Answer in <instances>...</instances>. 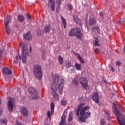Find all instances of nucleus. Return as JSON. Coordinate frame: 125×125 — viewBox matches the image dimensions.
<instances>
[{
  "label": "nucleus",
  "instance_id": "f257e3e1",
  "mask_svg": "<svg viewBox=\"0 0 125 125\" xmlns=\"http://www.w3.org/2000/svg\"><path fill=\"white\" fill-rule=\"evenodd\" d=\"M64 79L58 74H56L54 76L53 81L51 85V89L52 91L53 97L56 101H59V96L56 94V91L58 90L60 94H62L64 88Z\"/></svg>",
  "mask_w": 125,
  "mask_h": 125
},
{
  "label": "nucleus",
  "instance_id": "f03ea898",
  "mask_svg": "<svg viewBox=\"0 0 125 125\" xmlns=\"http://www.w3.org/2000/svg\"><path fill=\"white\" fill-rule=\"evenodd\" d=\"M113 104L118 124L120 125H125V115L122 114L120 112L122 110V107L119 104H115L114 103Z\"/></svg>",
  "mask_w": 125,
  "mask_h": 125
},
{
  "label": "nucleus",
  "instance_id": "7ed1b4c3",
  "mask_svg": "<svg viewBox=\"0 0 125 125\" xmlns=\"http://www.w3.org/2000/svg\"><path fill=\"white\" fill-rule=\"evenodd\" d=\"M20 46H21V56L19 55V59L20 60H21L22 59V62L26 63L27 58L29 56V50H28L27 44L24 42H21L19 45V47H20Z\"/></svg>",
  "mask_w": 125,
  "mask_h": 125
},
{
  "label": "nucleus",
  "instance_id": "20e7f679",
  "mask_svg": "<svg viewBox=\"0 0 125 125\" xmlns=\"http://www.w3.org/2000/svg\"><path fill=\"white\" fill-rule=\"evenodd\" d=\"M90 107L89 106H85L82 108L80 111L81 116L79 117V120L81 123H85V120L90 117L91 113L89 111H88Z\"/></svg>",
  "mask_w": 125,
  "mask_h": 125
},
{
  "label": "nucleus",
  "instance_id": "39448f33",
  "mask_svg": "<svg viewBox=\"0 0 125 125\" xmlns=\"http://www.w3.org/2000/svg\"><path fill=\"white\" fill-rule=\"evenodd\" d=\"M33 73L35 77L39 81L42 78V67L41 66L37 65H34L33 67Z\"/></svg>",
  "mask_w": 125,
  "mask_h": 125
},
{
  "label": "nucleus",
  "instance_id": "423d86ee",
  "mask_svg": "<svg viewBox=\"0 0 125 125\" xmlns=\"http://www.w3.org/2000/svg\"><path fill=\"white\" fill-rule=\"evenodd\" d=\"M28 92L31 94V99L35 100L38 99V91L36 89L30 87L28 88Z\"/></svg>",
  "mask_w": 125,
  "mask_h": 125
},
{
  "label": "nucleus",
  "instance_id": "0eeeda50",
  "mask_svg": "<svg viewBox=\"0 0 125 125\" xmlns=\"http://www.w3.org/2000/svg\"><path fill=\"white\" fill-rule=\"evenodd\" d=\"M11 20V16L10 15H8L4 19V24H5V28L6 30V32H9L10 31V27L8 26V24L10 23V21Z\"/></svg>",
  "mask_w": 125,
  "mask_h": 125
},
{
  "label": "nucleus",
  "instance_id": "6e6552de",
  "mask_svg": "<svg viewBox=\"0 0 125 125\" xmlns=\"http://www.w3.org/2000/svg\"><path fill=\"white\" fill-rule=\"evenodd\" d=\"M80 83L82 84L83 87H84V89H89V86L87 84V80L85 78H81L79 80Z\"/></svg>",
  "mask_w": 125,
  "mask_h": 125
},
{
  "label": "nucleus",
  "instance_id": "1a4fd4ad",
  "mask_svg": "<svg viewBox=\"0 0 125 125\" xmlns=\"http://www.w3.org/2000/svg\"><path fill=\"white\" fill-rule=\"evenodd\" d=\"M8 102L7 104V107L9 112H12L13 111V99L10 97L8 98Z\"/></svg>",
  "mask_w": 125,
  "mask_h": 125
},
{
  "label": "nucleus",
  "instance_id": "9d476101",
  "mask_svg": "<svg viewBox=\"0 0 125 125\" xmlns=\"http://www.w3.org/2000/svg\"><path fill=\"white\" fill-rule=\"evenodd\" d=\"M69 36H70V37H74V36H75L79 40H81L83 37V34L80 32H69Z\"/></svg>",
  "mask_w": 125,
  "mask_h": 125
},
{
  "label": "nucleus",
  "instance_id": "9b49d317",
  "mask_svg": "<svg viewBox=\"0 0 125 125\" xmlns=\"http://www.w3.org/2000/svg\"><path fill=\"white\" fill-rule=\"evenodd\" d=\"M47 6L51 8L52 11L55 10V0H48Z\"/></svg>",
  "mask_w": 125,
  "mask_h": 125
},
{
  "label": "nucleus",
  "instance_id": "f8f14e48",
  "mask_svg": "<svg viewBox=\"0 0 125 125\" xmlns=\"http://www.w3.org/2000/svg\"><path fill=\"white\" fill-rule=\"evenodd\" d=\"M2 73L4 75H11L12 71L9 68L6 67L2 68Z\"/></svg>",
  "mask_w": 125,
  "mask_h": 125
},
{
  "label": "nucleus",
  "instance_id": "ddd939ff",
  "mask_svg": "<svg viewBox=\"0 0 125 125\" xmlns=\"http://www.w3.org/2000/svg\"><path fill=\"white\" fill-rule=\"evenodd\" d=\"M92 100L95 101L96 103H99V96L98 95V93L95 92L94 93L92 96Z\"/></svg>",
  "mask_w": 125,
  "mask_h": 125
},
{
  "label": "nucleus",
  "instance_id": "4468645a",
  "mask_svg": "<svg viewBox=\"0 0 125 125\" xmlns=\"http://www.w3.org/2000/svg\"><path fill=\"white\" fill-rule=\"evenodd\" d=\"M54 104L53 102H52L50 105L51 113H50V111H49L47 112V116L48 118H50L51 115H53V113H54Z\"/></svg>",
  "mask_w": 125,
  "mask_h": 125
},
{
  "label": "nucleus",
  "instance_id": "2eb2a0df",
  "mask_svg": "<svg viewBox=\"0 0 125 125\" xmlns=\"http://www.w3.org/2000/svg\"><path fill=\"white\" fill-rule=\"evenodd\" d=\"M21 112L24 117H27L29 115V110L26 107H22L21 109Z\"/></svg>",
  "mask_w": 125,
  "mask_h": 125
},
{
  "label": "nucleus",
  "instance_id": "dca6fc26",
  "mask_svg": "<svg viewBox=\"0 0 125 125\" xmlns=\"http://www.w3.org/2000/svg\"><path fill=\"white\" fill-rule=\"evenodd\" d=\"M73 21H74V22L75 23H76V24H80V25L83 26V24L82 23H81V21L79 19V17H78V15H74L73 16Z\"/></svg>",
  "mask_w": 125,
  "mask_h": 125
},
{
  "label": "nucleus",
  "instance_id": "f3484780",
  "mask_svg": "<svg viewBox=\"0 0 125 125\" xmlns=\"http://www.w3.org/2000/svg\"><path fill=\"white\" fill-rule=\"evenodd\" d=\"M23 38L27 41H31V40H32V36H31V32H28L27 34H24Z\"/></svg>",
  "mask_w": 125,
  "mask_h": 125
},
{
  "label": "nucleus",
  "instance_id": "a211bd4d",
  "mask_svg": "<svg viewBox=\"0 0 125 125\" xmlns=\"http://www.w3.org/2000/svg\"><path fill=\"white\" fill-rule=\"evenodd\" d=\"M65 66L67 68V70H71V71H72V70L74 69V66L72 65V64H71V62H67Z\"/></svg>",
  "mask_w": 125,
  "mask_h": 125
},
{
  "label": "nucleus",
  "instance_id": "6ab92c4d",
  "mask_svg": "<svg viewBox=\"0 0 125 125\" xmlns=\"http://www.w3.org/2000/svg\"><path fill=\"white\" fill-rule=\"evenodd\" d=\"M72 83L74 86H78L79 85V79H78V78H74L72 80Z\"/></svg>",
  "mask_w": 125,
  "mask_h": 125
},
{
  "label": "nucleus",
  "instance_id": "aec40b11",
  "mask_svg": "<svg viewBox=\"0 0 125 125\" xmlns=\"http://www.w3.org/2000/svg\"><path fill=\"white\" fill-rule=\"evenodd\" d=\"M96 23V20L94 18H90L89 20V24L90 26H93V25H95Z\"/></svg>",
  "mask_w": 125,
  "mask_h": 125
},
{
  "label": "nucleus",
  "instance_id": "412c9836",
  "mask_svg": "<svg viewBox=\"0 0 125 125\" xmlns=\"http://www.w3.org/2000/svg\"><path fill=\"white\" fill-rule=\"evenodd\" d=\"M83 106H84V104H81L79 105L78 109L76 111V115L78 117L80 116V112L81 111V110H82V108H83Z\"/></svg>",
  "mask_w": 125,
  "mask_h": 125
},
{
  "label": "nucleus",
  "instance_id": "4be33fe9",
  "mask_svg": "<svg viewBox=\"0 0 125 125\" xmlns=\"http://www.w3.org/2000/svg\"><path fill=\"white\" fill-rule=\"evenodd\" d=\"M61 19L62 20V22L64 29H66V27H67V21H66V20L62 16L61 17Z\"/></svg>",
  "mask_w": 125,
  "mask_h": 125
},
{
  "label": "nucleus",
  "instance_id": "5701e85b",
  "mask_svg": "<svg viewBox=\"0 0 125 125\" xmlns=\"http://www.w3.org/2000/svg\"><path fill=\"white\" fill-rule=\"evenodd\" d=\"M18 20H19L20 22H23V21H25V18L23 15H19L18 17Z\"/></svg>",
  "mask_w": 125,
  "mask_h": 125
},
{
  "label": "nucleus",
  "instance_id": "b1692460",
  "mask_svg": "<svg viewBox=\"0 0 125 125\" xmlns=\"http://www.w3.org/2000/svg\"><path fill=\"white\" fill-rule=\"evenodd\" d=\"M65 123H66V120L65 119V118H63V116H62L61 118V121L60 123V125H67Z\"/></svg>",
  "mask_w": 125,
  "mask_h": 125
},
{
  "label": "nucleus",
  "instance_id": "393cba45",
  "mask_svg": "<svg viewBox=\"0 0 125 125\" xmlns=\"http://www.w3.org/2000/svg\"><path fill=\"white\" fill-rule=\"evenodd\" d=\"M76 56L77 57V58L80 60V62L82 63V64H83L84 63V61H83V58H82V57H81V55H80L79 54H76Z\"/></svg>",
  "mask_w": 125,
  "mask_h": 125
},
{
  "label": "nucleus",
  "instance_id": "a878e982",
  "mask_svg": "<svg viewBox=\"0 0 125 125\" xmlns=\"http://www.w3.org/2000/svg\"><path fill=\"white\" fill-rule=\"evenodd\" d=\"M70 32H82V30L79 27H75L73 29H72Z\"/></svg>",
  "mask_w": 125,
  "mask_h": 125
},
{
  "label": "nucleus",
  "instance_id": "bb28decb",
  "mask_svg": "<svg viewBox=\"0 0 125 125\" xmlns=\"http://www.w3.org/2000/svg\"><path fill=\"white\" fill-rule=\"evenodd\" d=\"M92 31H93V32H99L100 30L99 29V27L98 26H95L92 28Z\"/></svg>",
  "mask_w": 125,
  "mask_h": 125
},
{
  "label": "nucleus",
  "instance_id": "cd10ccee",
  "mask_svg": "<svg viewBox=\"0 0 125 125\" xmlns=\"http://www.w3.org/2000/svg\"><path fill=\"white\" fill-rule=\"evenodd\" d=\"M45 32H49L50 31V25H46L44 27Z\"/></svg>",
  "mask_w": 125,
  "mask_h": 125
},
{
  "label": "nucleus",
  "instance_id": "c85d7f7f",
  "mask_svg": "<svg viewBox=\"0 0 125 125\" xmlns=\"http://www.w3.org/2000/svg\"><path fill=\"white\" fill-rule=\"evenodd\" d=\"M59 62L60 64L63 63V58L61 56H58Z\"/></svg>",
  "mask_w": 125,
  "mask_h": 125
},
{
  "label": "nucleus",
  "instance_id": "c756f323",
  "mask_svg": "<svg viewBox=\"0 0 125 125\" xmlns=\"http://www.w3.org/2000/svg\"><path fill=\"white\" fill-rule=\"evenodd\" d=\"M95 46H99V45H100L99 43H98V38L97 37V38H95Z\"/></svg>",
  "mask_w": 125,
  "mask_h": 125
},
{
  "label": "nucleus",
  "instance_id": "7c9ffc66",
  "mask_svg": "<svg viewBox=\"0 0 125 125\" xmlns=\"http://www.w3.org/2000/svg\"><path fill=\"white\" fill-rule=\"evenodd\" d=\"M75 68H76L77 70H81V64H79V63H77L75 64Z\"/></svg>",
  "mask_w": 125,
  "mask_h": 125
},
{
  "label": "nucleus",
  "instance_id": "2f4dec72",
  "mask_svg": "<svg viewBox=\"0 0 125 125\" xmlns=\"http://www.w3.org/2000/svg\"><path fill=\"white\" fill-rule=\"evenodd\" d=\"M61 104L62 106H66V105H67V102L66 101L62 100L61 102Z\"/></svg>",
  "mask_w": 125,
  "mask_h": 125
},
{
  "label": "nucleus",
  "instance_id": "473e14b6",
  "mask_svg": "<svg viewBox=\"0 0 125 125\" xmlns=\"http://www.w3.org/2000/svg\"><path fill=\"white\" fill-rule=\"evenodd\" d=\"M0 122L1 124H2L3 125H6L7 121L5 119H3L2 120H0Z\"/></svg>",
  "mask_w": 125,
  "mask_h": 125
},
{
  "label": "nucleus",
  "instance_id": "72a5a7b5",
  "mask_svg": "<svg viewBox=\"0 0 125 125\" xmlns=\"http://www.w3.org/2000/svg\"><path fill=\"white\" fill-rule=\"evenodd\" d=\"M37 35L38 37H41L43 35V32H38Z\"/></svg>",
  "mask_w": 125,
  "mask_h": 125
},
{
  "label": "nucleus",
  "instance_id": "f704fd0d",
  "mask_svg": "<svg viewBox=\"0 0 125 125\" xmlns=\"http://www.w3.org/2000/svg\"><path fill=\"white\" fill-rule=\"evenodd\" d=\"M73 120V115L70 113L69 116V119H68V122H71Z\"/></svg>",
  "mask_w": 125,
  "mask_h": 125
},
{
  "label": "nucleus",
  "instance_id": "c9c22d12",
  "mask_svg": "<svg viewBox=\"0 0 125 125\" xmlns=\"http://www.w3.org/2000/svg\"><path fill=\"white\" fill-rule=\"evenodd\" d=\"M18 59H19V58L18 56H17L16 58L14 61V63H15V64H17V63H18Z\"/></svg>",
  "mask_w": 125,
  "mask_h": 125
},
{
  "label": "nucleus",
  "instance_id": "e433bc0d",
  "mask_svg": "<svg viewBox=\"0 0 125 125\" xmlns=\"http://www.w3.org/2000/svg\"><path fill=\"white\" fill-rule=\"evenodd\" d=\"M106 118L108 120H110V113L109 112L106 113Z\"/></svg>",
  "mask_w": 125,
  "mask_h": 125
},
{
  "label": "nucleus",
  "instance_id": "4c0bfd02",
  "mask_svg": "<svg viewBox=\"0 0 125 125\" xmlns=\"http://www.w3.org/2000/svg\"><path fill=\"white\" fill-rule=\"evenodd\" d=\"M45 56V52L43 51V52L42 53V59H43L44 60H45V59H44Z\"/></svg>",
  "mask_w": 125,
  "mask_h": 125
},
{
  "label": "nucleus",
  "instance_id": "58836bf2",
  "mask_svg": "<svg viewBox=\"0 0 125 125\" xmlns=\"http://www.w3.org/2000/svg\"><path fill=\"white\" fill-rule=\"evenodd\" d=\"M101 125H105V121L104 119L101 120Z\"/></svg>",
  "mask_w": 125,
  "mask_h": 125
},
{
  "label": "nucleus",
  "instance_id": "ea45409f",
  "mask_svg": "<svg viewBox=\"0 0 125 125\" xmlns=\"http://www.w3.org/2000/svg\"><path fill=\"white\" fill-rule=\"evenodd\" d=\"M60 5L61 4H58V6H57L56 7L57 12H58V11H59V10L60 9Z\"/></svg>",
  "mask_w": 125,
  "mask_h": 125
},
{
  "label": "nucleus",
  "instance_id": "a19ab883",
  "mask_svg": "<svg viewBox=\"0 0 125 125\" xmlns=\"http://www.w3.org/2000/svg\"><path fill=\"white\" fill-rule=\"evenodd\" d=\"M2 52H3V50L0 49V60L1 57L2 56Z\"/></svg>",
  "mask_w": 125,
  "mask_h": 125
},
{
  "label": "nucleus",
  "instance_id": "79ce46f5",
  "mask_svg": "<svg viewBox=\"0 0 125 125\" xmlns=\"http://www.w3.org/2000/svg\"><path fill=\"white\" fill-rule=\"evenodd\" d=\"M94 51L95 53H99V52H100V51H99V49H98V48L95 49Z\"/></svg>",
  "mask_w": 125,
  "mask_h": 125
},
{
  "label": "nucleus",
  "instance_id": "37998d69",
  "mask_svg": "<svg viewBox=\"0 0 125 125\" xmlns=\"http://www.w3.org/2000/svg\"><path fill=\"white\" fill-rule=\"evenodd\" d=\"M68 8L69 10H72L73 9V6L71 4H68Z\"/></svg>",
  "mask_w": 125,
  "mask_h": 125
},
{
  "label": "nucleus",
  "instance_id": "c03bdc74",
  "mask_svg": "<svg viewBox=\"0 0 125 125\" xmlns=\"http://www.w3.org/2000/svg\"><path fill=\"white\" fill-rule=\"evenodd\" d=\"M63 0H57V2L58 4H61V1H62Z\"/></svg>",
  "mask_w": 125,
  "mask_h": 125
},
{
  "label": "nucleus",
  "instance_id": "a18cd8bd",
  "mask_svg": "<svg viewBox=\"0 0 125 125\" xmlns=\"http://www.w3.org/2000/svg\"><path fill=\"white\" fill-rule=\"evenodd\" d=\"M103 56L104 57V58H107L108 57V55H107V53H104L103 54Z\"/></svg>",
  "mask_w": 125,
  "mask_h": 125
},
{
  "label": "nucleus",
  "instance_id": "49530a36",
  "mask_svg": "<svg viewBox=\"0 0 125 125\" xmlns=\"http://www.w3.org/2000/svg\"><path fill=\"white\" fill-rule=\"evenodd\" d=\"M110 71H112V72H114V67L112 66L111 65L110 66Z\"/></svg>",
  "mask_w": 125,
  "mask_h": 125
},
{
  "label": "nucleus",
  "instance_id": "de8ad7c7",
  "mask_svg": "<svg viewBox=\"0 0 125 125\" xmlns=\"http://www.w3.org/2000/svg\"><path fill=\"white\" fill-rule=\"evenodd\" d=\"M116 65H117V66H120V65H121V62H116Z\"/></svg>",
  "mask_w": 125,
  "mask_h": 125
},
{
  "label": "nucleus",
  "instance_id": "09e8293b",
  "mask_svg": "<svg viewBox=\"0 0 125 125\" xmlns=\"http://www.w3.org/2000/svg\"><path fill=\"white\" fill-rule=\"evenodd\" d=\"M99 14H100V16H101V17H103V15H104L103 12H100L99 13Z\"/></svg>",
  "mask_w": 125,
  "mask_h": 125
},
{
  "label": "nucleus",
  "instance_id": "8fccbe9b",
  "mask_svg": "<svg viewBox=\"0 0 125 125\" xmlns=\"http://www.w3.org/2000/svg\"><path fill=\"white\" fill-rule=\"evenodd\" d=\"M121 24H122V21H119L117 22V24H118V25H121Z\"/></svg>",
  "mask_w": 125,
  "mask_h": 125
},
{
  "label": "nucleus",
  "instance_id": "3c124183",
  "mask_svg": "<svg viewBox=\"0 0 125 125\" xmlns=\"http://www.w3.org/2000/svg\"><path fill=\"white\" fill-rule=\"evenodd\" d=\"M27 17L28 18V19H31V16L30 15L27 14Z\"/></svg>",
  "mask_w": 125,
  "mask_h": 125
},
{
  "label": "nucleus",
  "instance_id": "603ef678",
  "mask_svg": "<svg viewBox=\"0 0 125 125\" xmlns=\"http://www.w3.org/2000/svg\"><path fill=\"white\" fill-rule=\"evenodd\" d=\"M2 114V110L0 109V116H1Z\"/></svg>",
  "mask_w": 125,
  "mask_h": 125
},
{
  "label": "nucleus",
  "instance_id": "864d4df0",
  "mask_svg": "<svg viewBox=\"0 0 125 125\" xmlns=\"http://www.w3.org/2000/svg\"><path fill=\"white\" fill-rule=\"evenodd\" d=\"M104 83H105V84H108V82H107V81L104 80Z\"/></svg>",
  "mask_w": 125,
  "mask_h": 125
},
{
  "label": "nucleus",
  "instance_id": "5fc2aeb1",
  "mask_svg": "<svg viewBox=\"0 0 125 125\" xmlns=\"http://www.w3.org/2000/svg\"><path fill=\"white\" fill-rule=\"evenodd\" d=\"M16 125H21V123H18V122H17Z\"/></svg>",
  "mask_w": 125,
  "mask_h": 125
},
{
  "label": "nucleus",
  "instance_id": "6e6d98bb",
  "mask_svg": "<svg viewBox=\"0 0 125 125\" xmlns=\"http://www.w3.org/2000/svg\"><path fill=\"white\" fill-rule=\"evenodd\" d=\"M6 33H7V35H9V34L10 33V32H7Z\"/></svg>",
  "mask_w": 125,
  "mask_h": 125
},
{
  "label": "nucleus",
  "instance_id": "4d7b16f0",
  "mask_svg": "<svg viewBox=\"0 0 125 125\" xmlns=\"http://www.w3.org/2000/svg\"><path fill=\"white\" fill-rule=\"evenodd\" d=\"M32 50V47H31V46H30V51H31Z\"/></svg>",
  "mask_w": 125,
  "mask_h": 125
},
{
  "label": "nucleus",
  "instance_id": "13d9d810",
  "mask_svg": "<svg viewBox=\"0 0 125 125\" xmlns=\"http://www.w3.org/2000/svg\"><path fill=\"white\" fill-rule=\"evenodd\" d=\"M0 104H1V99L0 98Z\"/></svg>",
  "mask_w": 125,
  "mask_h": 125
},
{
  "label": "nucleus",
  "instance_id": "bf43d9fd",
  "mask_svg": "<svg viewBox=\"0 0 125 125\" xmlns=\"http://www.w3.org/2000/svg\"><path fill=\"white\" fill-rule=\"evenodd\" d=\"M87 29H88V28H87Z\"/></svg>",
  "mask_w": 125,
  "mask_h": 125
}]
</instances>
